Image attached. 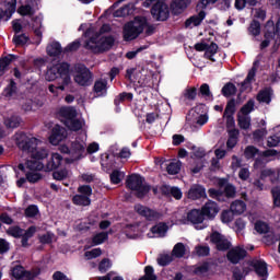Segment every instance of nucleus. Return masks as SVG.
<instances>
[{
  "label": "nucleus",
  "mask_w": 280,
  "mask_h": 280,
  "mask_svg": "<svg viewBox=\"0 0 280 280\" xmlns=\"http://www.w3.org/2000/svg\"><path fill=\"white\" fill-rule=\"evenodd\" d=\"M38 213H39V210L36 205H30L24 211L25 218H36Z\"/></svg>",
  "instance_id": "680f3d73"
},
{
  "label": "nucleus",
  "mask_w": 280,
  "mask_h": 280,
  "mask_svg": "<svg viewBox=\"0 0 280 280\" xmlns=\"http://www.w3.org/2000/svg\"><path fill=\"white\" fill-rule=\"evenodd\" d=\"M222 192H223V198L226 197L228 199H231L236 197L237 191H236V187L233 184L229 183L228 185H225Z\"/></svg>",
  "instance_id": "de8ad7c7"
},
{
  "label": "nucleus",
  "mask_w": 280,
  "mask_h": 280,
  "mask_svg": "<svg viewBox=\"0 0 280 280\" xmlns=\"http://www.w3.org/2000/svg\"><path fill=\"white\" fill-rule=\"evenodd\" d=\"M236 114V100L231 98L228 101L222 116H234Z\"/></svg>",
  "instance_id": "a19ab883"
},
{
  "label": "nucleus",
  "mask_w": 280,
  "mask_h": 280,
  "mask_svg": "<svg viewBox=\"0 0 280 280\" xmlns=\"http://www.w3.org/2000/svg\"><path fill=\"white\" fill-rule=\"evenodd\" d=\"M109 236L107 232H100L93 235L92 237V245L93 246H100L104 244L106 241H108Z\"/></svg>",
  "instance_id": "e433bc0d"
},
{
  "label": "nucleus",
  "mask_w": 280,
  "mask_h": 280,
  "mask_svg": "<svg viewBox=\"0 0 280 280\" xmlns=\"http://www.w3.org/2000/svg\"><path fill=\"white\" fill-rule=\"evenodd\" d=\"M250 267H254L255 273L258 277H268V264L265 260H255L250 262Z\"/></svg>",
  "instance_id": "5701e85b"
},
{
  "label": "nucleus",
  "mask_w": 280,
  "mask_h": 280,
  "mask_svg": "<svg viewBox=\"0 0 280 280\" xmlns=\"http://www.w3.org/2000/svg\"><path fill=\"white\" fill-rule=\"evenodd\" d=\"M186 254V247L184 245V243L179 242L177 244H175L174 248H173V255L176 258H183Z\"/></svg>",
  "instance_id": "864d4df0"
},
{
  "label": "nucleus",
  "mask_w": 280,
  "mask_h": 280,
  "mask_svg": "<svg viewBox=\"0 0 280 280\" xmlns=\"http://www.w3.org/2000/svg\"><path fill=\"white\" fill-rule=\"evenodd\" d=\"M246 203L243 200H235L230 205V211L233 215H242L246 211Z\"/></svg>",
  "instance_id": "c85d7f7f"
},
{
  "label": "nucleus",
  "mask_w": 280,
  "mask_h": 280,
  "mask_svg": "<svg viewBox=\"0 0 280 280\" xmlns=\"http://www.w3.org/2000/svg\"><path fill=\"white\" fill-rule=\"evenodd\" d=\"M26 166L30 171L36 172V171H45V164L37 161L36 159H31L26 162Z\"/></svg>",
  "instance_id": "c03bdc74"
},
{
  "label": "nucleus",
  "mask_w": 280,
  "mask_h": 280,
  "mask_svg": "<svg viewBox=\"0 0 280 280\" xmlns=\"http://www.w3.org/2000/svg\"><path fill=\"white\" fill-rule=\"evenodd\" d=\"M197 96H198V90L196 86L186 88L180 97V102L185 106H191V103L197 100Z\"/></svg>",
  "instance_id": "2eb2a0df"
},
{
  "label": "nucleus",
  "mask_w": 280,
  "mask_h": 280,
  "mask_svg": "<svg viewBox=\"0 0 280 280\" xmlns=\"http://www.w3.org/2000/svg\"><path fill=\"white\" fill-rule=\"evenodd\" d=\"M276 33L270 32V30H267L264 37L265 40L260 43V49L264 50L265 48L270 46V39H275Z\"/></svg>",
  "instance_id": "5fc2aeb1"
},
{
  "label": "nucleus",
  "mask_w": 280,
  "mask_h": 280,
  "mask_svg": "<svg viewBox=\"0 0 280 280\" xmlns=\"http://www.w3.org/2000/svg\"><path fill=\"white\" fill-rule=\"evenodd\" d=\"M71 152L72 154H77V159H81L85 152V144L84 142H78V140H74L71 144Z\"/></svg>",
  "instance_id": "473e14b6"
},
{
  "label": "nucleus",
  "mask_w": 280,
  "mask_h": 280,
  "mask_svg": "<svg viewBox=\"0 0 280 280\" xmlns=\"http://www.w3.org/2000/svg\"><path fill=\"white\" fill-rule=\"evenodd\" d=\"M21 117L13 115L4 120V125L8 129H16L21 125Z\"/></svg>",
  "instance_id": "58836bf2"
},
{
  "label": "nucleus",
  "mask_w": 280,
  "mask_h": 280,
  "mask_svg": "<svg viewBox=\"0 0 280 280\" xmlns=\"http://www.w3.org/2000/svg\"><path fill=\"white\" fill-rule=\"evenodd\" d=\"M42 178H43V175L39 173H35V171L26 173V179L31 184H35Z\"/></svg>",
  "instance_id": "69168bd1"
},
{
  "label": "nucleus",
  "mask_w": 280,
  "mask_h": 280,
  "mask_svg": "<svg viewBox=\"0 0 280 280\" xmlns=\"http://www.w3.org/2000/svg\"><path fill=\"white\" fill-rule=\"evenodd\" d=\"M271 195L273 198V206L280 208V187L272 188Z\"/></svg>",
  "instance_id": "338daca9"
},
{
  "label": "nucleus",
  "mask_w": 280,
  "mask_h": 280,
  "mask_svg": "<svg viewBox=\"0 0 280 280\" xmlns=\"http://www.w3.org/2000/svg\"><path fill=\"white\" fill-rule=\"evenodd\" d=\"M246 256H247V250L240 246L233 247L226 253V259L232 265L240 264V261L244 260Z\"/></svg>",
  "instance_id": "9b49d317"
},
{
  "label": "nucleus",
  "mask_w": 280,
  "mask_h": 280,
  "mask_svg": "<svg viewBox=\"0 0 280 280\" xmlns=\"http://www.w3.org/2000/svg\"><path fill=\"white\" fill-rule=\"evenodd\" d=\"M276 173L277 171L272 168H265L260 172V179L266 180L267 178H269L270 182L275 184Z\"/></svg>",
  "instance_id": "8fccbe9b"
},
{
  "label": "nucleus",
  "mask_w": 280,
  "mask_h": 280,
  "mask_svg": "<svg viewBox=\"0 0 280 280\" xmlns=\"http://www.w3.org/2000/svg\"><path fill=\"white\" fill-rule=\"evenodd\" d=\"M156 261L159 266L166 267L173 261V257L170 254H161Z\"/></svg>",
  "instance_id": "13d9d810"
},
{
  "label": "nucleus",
  "mask_w": 280,
  "mask_h": 280,
  "mask_svg": "<svg viewBox=\"0 0 280 280\" xmlns=\"http://www.w3.org/2000/svg\"><path fill=\"white\" fill-rule=\"evenodd\" d=\"M13 60H16L15 55H9L2 59H0V78L5 74L8 68L10 67V63L13 62Z\"/></svg>",
  "instance_id": "7c9ffc66"
},
{
  "label": "nucleus",
  "mask_w": 280,
  "mask_h": 280,
  "mask_svg": "<svg viewBox=\"0 0 280 280\" xmlns=\"http://www.w3.org/2000/svg\"><path fill=\"white\" fill-rule=\"evenodd\" d=\"M234 213L232 212V210H223L221 212V217L220 220L223 224H230L233 222L234 220Z\"/></svg>",
  "instance_id": "4d7b16f0"
},
{
  "label": "nucleus",
  "mask_w": 280,
  "mask_h": 280,
  "mask_svg": "<svg viewBox=\"0 0 280 280\" xmlns=\"http://www.w3.org/2000/svg\"><path fill=\"white\" fill-rule=\"evenodd\" d=\"M63 158L60 155V153H52L50 159L47 161L46 164H44V171L45 172H54L60 167L62 164Z\"/></svg>",
  "instance_id": "dca6fc26"
},
{
  "label": "nucleus",
  "mask_w": 280,
  "mask_h": 280,
  "mask_svg": "<svg viewBox=\"0 0 280 280\" xmlns=\"http://www.w3.org/2000/svg\"><path fill=\"white\" fill-rule=\"evenodd\" d=\"M199 96H201L203 98H209V97L213 96L210 91V85L208 83L201 84V86L199 89Z\"/></svg>",
  "instance_id": "e2e57ef3"
},
{
  "label": "nucleus",
  "mask_w": 280,
  "mask_h": 280,
  "mask_svg": "<svg viewBox=\"0 0 280 280\" xmlns=\"http://www.w3.org/2000/svg\"><path fill=\"white\" fill-rule=\"evenodd\" d=\"M58 78L62 79L61 85L55 86L54 84H50L48 86V91L54 95H58V91L63 92L71 83L70 65L68 62H59L47 70L46 79L49 82H54V80H58Z\"/></svg>",
  "instance_id": "f257e3e1"
},
{
  "label": "nucleus",
  "mask_w": 280,
  "mask_h": 280,
  "mask_svg": "<svg viewBox=\"0 0 280 280\" xmlns=\"http://www.w3.org/2000/svg\"><path fill=\"white\" fill-rule=\"evenodd\" d=\"M276 133L271 135L267 139V147L268 148H277L280 144V129L277 128Z\"/></svg>",
  "instance_id": "4c0bfd02"
},
{
  "label": "nucleus",
  "mask_w": 280,
  "mask_h": 280,
  "mask_svg": "<svg viewBox=\"0 0 280 280\" xmlns=\"http://www.w3.org/2000/svg\"><path fill=\"white\" fill-rule=\"evenodd\" d=\"M18 12L22 16H33L35 14V11H34V9H33V7L31 4L21 5L18 9Z\"/></svg>",
  "instance_id": "6e6d98bb"
},
{
  "label": "nucleus",
  "mask_w": 280,
  "mask_h": 280,
  "mask_svg": "<svg viewBox=\"0 0 280 280\" xmlns=\"http://www.w3.org/2000/svg\"><path fill=\"white\" fill-rule=\"evenodd\" d=\"M256 74H257V68L253 66L248 71L244 81L241 83V89H240L241 93H244L248 89L247 84H253V82H255Z\"/></svg>",
  "instance_id": "a878e982"
},
{
  "label": "nucleus",
  "mask_w": 280,
  "mask_h": 280,
  "mask_svg": "<svg viewBox=\"0 0 280 280\" xmlns=\"http://www.w3.org/2000/svg\"><path fill=\"white\" fill-rule=\"evenodd\" d=\"M255 110V100H248L240 109L238 114L249 116Z\"/></svg>",
  "instance_id": "f704fd0d"
},
{
  "label": "nucleus",
  "mask_w": 280,
  "mask_h": 280,
  "mask_svg": "<svg viewBox=\"0 0 280 280\" xmlns=\"http://www.w3.org/2000/svg\"><path fill=\"white\" fill-rule=\"evenodd\" d=\"M219 46L217 43H210V45L208 44V47L206 49V52L203 54V58L215 62V59L213 58V56L218 52Z\"/></svg>",
  "instance_id": "72a5a7b5"
},
{
  "label": "nucleus",
  "mask_w": 280,
  "mask_h": 280,
  "mask_svg": "<svg viewBox=\"0 0 280 280\" xmlns=\"http://www.w3.org/2000/svg\"><path fill=\"white\" fill-rule=\"evenodd\" d=\"M135 209L137 214L145 218L148 222H154L155 220H160V218H162V213L143 205H138L135 207Z\"/></svg>",
  "instance_id": "9d476101"
},
{
  "label": "nucleus",
  "mask_w": 280,
  "mask_h": 280,
  "mask_svg": "<svg viewBox=\"0 0 280 280\" xmlns=\"http://www.w3.org/2000/svg\"><path fill=\"white\" fill-rule=\"evenodd\" d=\"M8 235L14 237V238H21V236L24 233V230L20 226H12L7 231Z\"/></svg>",
  "instance_id": "0e129e2a"
},
{
  "label": "nucleus",
  "mask_w": 280,
  "mask_h": 280,
  "mask_svg": "<svg viewBox=\"0 0 280 280\" xmlns=\"http://www.w3.org/2000/svg\"><path fill=\"white\" fill-rule=\"evenodd\" d=\"M61 52H62V47H61V44L59 42H54L52 44H50L47 47V54L50 57H58V56L61 55Z\"/></svg>",
  "instance_id": "c9c22d12"
},
{
  "label": "nucleus",
  "mask_w": 280,
  "mask_h": 280,
  "mask_svg": "<svg viewBox=\"0 0 280 280\" xmlns=\"http://www.w3.org/2000/svg\"><path fill=\"white\" fill-rule=\"evenodd\" d=\"M66 138V129L61 127L60 125H56L52 130L51 135L49 137V141L51 144H58L60 141H62Z\"/></svg>",
  "instance_id": "6ab92c4d"
},
{
  "label": "nucleus",
  "mask_w": 280,
  "mask_h": 280,
  "mask_svg": "<svg viewBox=\"0 0 280 280\" xmlns=\"http://www.w3.org/2000/svg\"><path fill=\"white\" fill-rule=\"evenodd\" d=\"M39 140L36 137L28 136L25 132H20L16 137V145L23 151L31 153V159L38 162L45 160L49 155L48 149H37Z\"/></svg>",
  "instance_id": "f03ea898"
},
{
  "label": "nucleus",
  "mask_w": 280,
  "mask_h": 280,
  "mask_svg": "<svg viewBox=\"0 0 280 280\" xmlns=\"http://www.w3.org/2000/svg\"><path fill=\"white\" fill-rule=\"evenodd\" d=\"M74 82L79 86H91L93 72L85 65L79 63L74 67Z\"/></svg>",
  "instance_id": "423d86ee"
},
{
  "label": "nucleus",
  "mask_w": 280,
  "mask_h": 280,
  "mask_svg": "<svg viewBox=\"0 0 280 280\" xmlns=\"http://www.w3.org/2000/svg\"><path fill=\"white\" fill-rule=\"evenodd\" d=\"M115 37L109 36H91L83 45L84 49L90 50L91 52L97 55V54H104L108 50H110L115 45Z\"/></svg>",
  "instance_id": "7ed1b4c3"
},
{
  "label": "nucleus",
  "mask_w": 280,
  "mask_h": 280,
  "mask_svg": "<svg viewBox=\"0 0 280 280\" xmlns=\"http://www.w3.org/2000/svg\"><path fill=\"white\" fill-rule=\"evenodd\" d=\"M272 88H265L258 92L256 101L260 104L270 105L272 103Z\"/></svg>",
  "instance_id": "4be33fe9"
},
{
  "label": "nucleus",
  "mask_w": 280,
  "mask_h": 280,
  "mask_svg": "<svg viewBox=\"0 0 280 280\" xmlns=\"http://www.w3.org/2000/svg\"><path fill=\"white\" fill-rule=\"evenodd\" d=\"M237 126L242 130H248L252 127V117L237 114Z\"/></svg>",
  "instance_id": "2f4dec72"
},
{
  "label": "nucleus",
  "mask_w": 280,
  "mask_h": 280,
  "mask_svg": "<svg viewBox=\"0 0 280 280\" xmlns=\"http://www.w3.org/2000/svg\"><path fill=\"white\" fill-rule=\"evenodd\" d=\"M151 15L159 22H164L170 18L168 4L163 0H158L151 8Z\"/></svg>",
  "instance_id": "6e6552de"
},
{
  "label": "nucleus",
  "mask_w": 280,
  "mask_h": 280,
  "mask_svg": "<svg viewBox=\"0 0 280 280\" xmlns=\"http://www.w3.org/2000/svg\"><path fill=\"white\" fill-rule=\"evenodd\" d=\"M206 16H207L206 11H201L197 15H191L185 22L186 28L190 27L191 24H194L195 27L200 26L203 20L206 19Z\"/></svg>",
  "instance_id": "bb28decb"
},
{
  "label": "nucleus",
  "mask_w": 280,
  "mask_h": 280,
  "mask_svg": "<svg viewBox=\"0 0 280 280\" xmlns=\"http://www.w3.org/2000/svg\"><path fill=\"white\" fill-rule=\"evenodd\" d=\"M150 231L153 235L164 238L168 232V226L165 222H159L158 224L153 225Z\"/></svg>",
  "instance_id": "cd10ccee"
},
{
  "label": "nucleus",
  "mask_w": 280,
  "mask_h": 280,
  "mask_svg": "<svg viewBox=\"0 0 280 280\" xmlns=\"http://www.w3.org/2000/svg\"><path fill=\"white\" fill-rule=\"evenodd\" d=\"M208 196L212 199H217L220 202L225 201L224 192L221 189L210 188L208 189Z\"/></svg>",
  "instance_id": "09e8293b"
},
{
  "label": "nucleus",
  "mask_w": 280,
  "mask_h": 280,
  "mask_svg": "<svg viewBox=\"0 0 280 280\" xmlns=\"http://www.w3.org/2000/svg\"><path fill=\"white\" fill-rule=\"evenodd\" d=\"M68 176H69V173L67 170L55 171L52 173V177L56 180H65L68 178Z\"/></svg>",
  "instance_id": "774afa93"
},
{
  "label": "nucleus",
  "mask_w": 280,
  "mask_h": 280,
  "mask_svg": "<svg viewBox=\"0 0 280 280\" xmlns=\"http://www.w3.org/2000/svg\"><path fill=\"white\" fill-rule=\"evenodd\" d=\"M33 270H26L22 265H15L11 268V277L15 280H24L26 277L31 276Z\"/></svg>",
  "instance_id": "b1692460"
},
{
  "label": "nucleus",
  "mask_w": 280,
  "mask_h": 280,
  "mask_svg": "<svg viewBox=\"0 0 280 280\" xmlns=\"http://www.w3.org/2000/svg\"><path fill=\"white\" fill-rule=\"evenodd\" d=\"M107 85H108L107 80H103V79L96 80L93 85L94 94H96L98 97L106 96L107 95Z\"/></svg>",
  "instance_id": "393cba45"
},
{
  "label": "nucleus",
  "mask_w": 280,
  "mask_h": 280,
  "mask_svg": "<svg viewBox=\"0 0 280 280\" xmlns=\"http://www.w3.org/2000/svg\"><path fill=\"white\" fill-rule=\"evenodd\" d=\"M196 254L198 257H208L210 256V247L209 245H197L196 246Z\"/></svg>",
  "instance_id": "bf43d9fd"
},
{
  "label": "nucleus",
  "mask_w": 280,
  "mask_h": 280,
  "mask_svg": "<svg viewBox=\"0 0 280 280\" xmlns=\"http://www.w3.org/2000/svg\"><path fill=\"white\" fill-rule=\"evenodd\" d=\"M187 220L194 225H199L205 222V214L200 209H192L187 213Z\"/></svg>",
  "instance_id": "412c9836"
},
{
  "label": "nucleus",
  "mask_w": 280,
  "mask_h": 280,
  "mask_svg": "<svg viewBox=\"0 0 280 280\" xmlns=\"http://www.w3.org/2000/svg\"><path fill=\"white\" fill-rule=\"evenodd\" d=\"M145 25H148V18H144L143 15H137L135 18V23L129 22L124 26V40L131 42L137 39L143 30H145Z\"/></svg>",
  "instance_id": "20e7f679"
},
{
  "label": "nucleus",
  "mask_w": 280,
  "mask_h": 280,
  "mask_svg": "<svg viewBox=\"0 0 280 280\" xmlns=\"http://www.w3.org/2000/svg\"><path fill=\"white\" fill-rule=\"evenodd\" d=\"M220 208L215 201L208 200L206 205L201 208V212L203 213V218L208 220H214L215 215H218Z\"/></svg>",
  "instance_id": "ddd939ff"
},
{
  "label": "nucleus",
  "mask_w": 280,
  "mask_h": 280,
  "mask_svg": "<svg viewBox=\"0 0 280 280\" xmlns=\"http://www.w3.org/2000/svg\"><path fill=\"white\" fill-rule=\"evenodd\" d=\"M144 183L145 178L141 177V175L132 174L128 176L126 186L131 190H136L138 197L143 198L145 195H148V192H150L151 189L150 185Z\"/></svg>",
  "instance_id": "39448f33"
},
{
  "label": "nucleus",
  "mask_w": 280,
  "mask_h": 280,
  "mask_svg": "<svg viewBox=\"0 0 280 280\" xmlns=\"http://www.w3.org/2000/svg\"><path fill=\"white\" fill-rule=\"evenodd\" d=\"M78 113L75 108L71 106H62L57 113V118L66 125V121H70L74 118H77Z\"/></svg>",
  "instance_id": "f8f14e48"
},
{
  "label": "nucleus",
  "mask_w": 280,
  "mask_h": 280,
  "mask_svg": "<svg viewBox=\"0 0 280 280\" xmlns=\"http://www.w3.org/2000/svg\"><path fill=\"white\" fill-rule=\"evenodd\" d=\"M191 3V0H173L171 3V10L174 15L182 14Z\"/></svg>",
  "instance_id": "aec40b11"
},
{
  "label": "nucleus",
  "mask_w": 280,
  "mask_h": 280,
  "mask_svg": "<svg viewBox=\"0 0 280 280\" xmlns=\"http://www.w3.org/2000/svg\"><path fill=\"white\" fill-rule=\"evenodd\" d=\"M187 197L192 200L207 198L206 188L202 185L195 184L188 190Z\"/></svg>",
  "instance_id": "a211bd4d"
},
{
  "label": "nucleus",
  "mask_w": 280,
  "mask_h": 280,
  "mask_svg": "<svg viewBox=\"0 0 280 280\" xmlns=\"http://www.w3.org/2000/svg\"><path fill=\"white\" fill-rule=\"evenodd\" d=\"M237 93V88L234 83L228 82L221 89V95L225 98H230L235 96Z\"/></svg>",
  "instance_id": "c756f323"
},
{
  "label": "nucleus",
  "mask_w": 280,
  "mask_h": 280,
  "mask_svg": "<svg viewBox=\"0 0 280 280\" xmlns=\"http://www.w3.org/2000/svg\"><path fill=\"white\" fill-rule=\"evenodd\" d=\"M182 167V162H172L170 165L166 167V171L170 175H176L180 172Z\"/></svg>",
  "instance_id": "052dcab7"
},
{
  "label": "nucleus",
  "mask_w": 280,
  "mask_h": 280,
  "mask_svg": "<svg viewBox=\"0 0 280 280\" xmlns=\"http://www.w3.org/2000/svg\"><path fill=\"white\" fill-rule=\"evenodd\" d=\"M156 276L154 273V268L152 266L144 267V276H141L138 280H156Z\"/></svg>",
  "instance_id": "603ef678"
},
{
  "label": "nucleus",
  "mask_w": 280,
  "mask_h": 280,
  "mask_svg": "<svg viewBox=\"0 0 280 280\" xmlns=\"http://www.w3.org/2000/svg\"><path fill=\"white\" fill-rule=\"evenodd\" d=\"M92 202L91 198L84 195H74V197H72V203L77 205V206H90Z\"/></svg>",
  "instance_id": "ea45409f"
},
{
  "label": "nucleus",
  "mask_w": 280,
  "mask_h": 280,
  "mask_svg": "<svg viewBox=\"0 0 280 280\" xmlns=\"http://www.w3.org/2000/svg\"><path fill=\"white\" fill-rule=\"evenodd\" d=\"M3 97L7 100H19V85L14 79H10L7 86L3 89L2 92Z\"/></svg>",
  "instance_id": "4468645a"
},
{
  "label": "nucleus",
  "mask_w": 280,
  "mask_h": 280,
  "mask_svg": "<svg viewBox=\"0 0 280 280\" xmlns=\"http://www.w3.org/2000/svg\"><path fill=\"white\" fill-rule=\"evenodd\" d=\"M124 178H125V173L118 170H114L109 175L110 184L113 185H119Z\"/></svg>",
  "instance_id": "a18cd8bd"
},
{
  "label": "nucleus",
  "mask_w": 280,
  "mask_h": 280,
  "mask_svg": "<svg viewBox=\"0 0 280 280\" xmlns=\"http://www.w3.org/2000/svg\"><path fill=\"white\" fill-rule=\"evenodd\" d=\"M28 40H30V37L26 36L25 34H14L12 43L16 47H23L28 43Z\"/></svg>",
  "instance_id": "37998d69"
},
{
  "label": "nucleus",
  "mask_w": 280,
  "mask_h": 280,
  "mask_svg": "<svg viewBox=\"0 0 280 280\" xmlns=\"http://www.w3.org/2000/svg\"><path fill=\"white\" fill-rule=\"evenodd\" d=\"M135 98L133 93L131 92H121L114 98V105H115V112L119 114L121 112L120 105L124 104L125 102L131 103Z\"/></svg>",
  "instance_id": "f3484780"
},
{
  "label": "nucleus",
  "mask_w": 280,
  "mask_h": 280,
  "mask_svg": "<svg viewBox=\"0 0 280 280\" xmlns=\"http://www.w3.org/2000/svg\"><path fill=\"white\" fill-rule=\"evenodd\" d=\"M210 243L217 246L218 252H226L232 246L231 242L218 231L210 234Z\"/></svg>",
  "instance_id": "1a4fd4ad"
},
{
  "label": "nucleus",
  "mask_w": 280,
  "mask_h": 280,
  "mask_svg": "<svg viewBox=\"0 0 280 280\" xmlns=\"http://www.w3.org/2000/svg\"><path fill=\"white\" fill-rule=\"evenodd\" d=\"M248 33L255 37L261 34V24L258 22V20H252L248 27Z\"/></svg>",
  "instance_id": "79ce46f5"
},
{
  "label": "nucleus",
  "mask_w": 280,
  "mask_h": 280,
  "mask_svg": "<svg viewBox=\"0 0 280 280\" xmlns=\"http://www.w3.org/2000/svg\"><path fill=\"white\" fill-rule=\"evenodd\" d=\"M255 231L260 235L268 234L270 232V226L264 221H257L255 223Z\"/></svg>",
  "instance_id": "3c124183"
},
{
  "label": "nucleus",
  "mask_w": 280,
  "mask_h": 280,
  "mask_svg": "<svg viewBox=\"0 0 280 280\" xmlns=\"http://www.w3.org/2000/svg\"><path fill=\"white\" fill-rule=\"evenodd\" d=\"M65 126L72 131H80L82 129V122L80 121V119L77 118L66 120Z\"/></svg>",
  "instance_id": "49530a36"
},
{
  "label": "nucleus",
  "mask_w": 280,
  "mask_h": 280,
  "mask_svg": "<svg viewBox=\"0 0 280 280\" xmlns=\"http://www.w3.org/2000/svg\"><path fill=\"white\" fill-rule=\"evenodd\" d=\"M279 155V151L277 149H266V151H260L254 144H249L245 147L244 156L246 160L256 159V156H265V158H275Z\"/></svg>",
  "instance_id": "0eeeda50"
}]
</instances>
